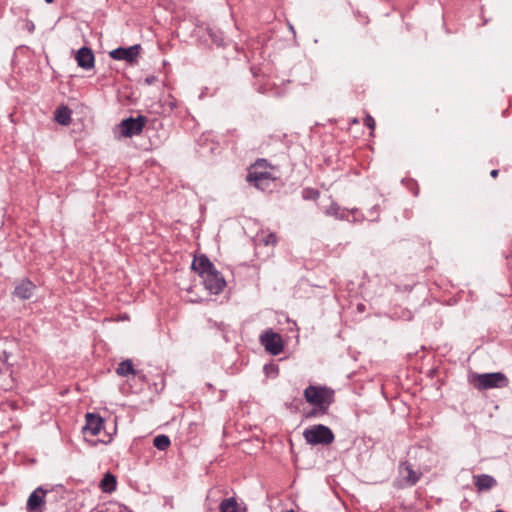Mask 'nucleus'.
<instances>
[{"label": "nucleus", "mask_w": 512, "mask_h": 512, "mask_svg": "<svg viewBox=\"0 0 512 512\" xmlns=\"http://www.w3.org/2000/svg\"><path fill=\"white\" fill-rule=\"evenodd\" d=\"M268 166L266 159H258L250 169L247 175V181L252 183L256 188L265 190L275 179L273 175L266 170Z\"/></svg>", "instance_id": "nucleus-1"}, {"label": "nucleus", "mask_w": 512, "mask_h": 512, "mask_svg": "<svg viewBox=\"0 0 512 512\" xmlns=\"http://www.w3.org/2000/svg\"><path fill=\"white\" fill-rule=\"evenodd\" d=\"M303 437L306 443L310 445H330L335 439L333 431L322 424L306 428L303 431Z\"/></svg>", "instance_id": "nucleus-2"}, {"label": "nucleus", "mask_w": 512, "mask_h": 512, "mask_svg": "<svg viewBox=\"0 0 512 512\" xmlns=\"http://www.w3.org/2000/svg\"><path fill=\"white\" fill-rule=\"evenodd\" d=\"M304 397L313 406L329 408L334 401V392L327 387L309 385L304 390Z\"/></svg>", "instance_id": "nucleus-3"}, {"label": "nucleus", "mask_w": 512, "mask_h": 512, "mask_svg": "<svg viewBox=\"0 0 512 512\" xmlns=\"http://www.w3.org/2000/svg\"><path fill=\"white\" fill-rule=\"evenodd\" d=\"M474 379V387L478 390L504 388L509 384L508 378L502 372L476 374Z\"/></svg>", "instance_id": "nucleus-4"}, {"label": "nucleus", "mask_w": 512, "mask_h": 512, "mask_svg": "<svg viewBox=\"0 0 512 512\" xmlns=\"http://www.w3.org/2000/svg\"><path fill=\"white\" fill-rule=\"evenodd\" d=\"M147 123L145 116L139 115L136 118L129 117L121 121V134L125 137H133L139 135Z\"/></svg>", "instance_id": "nucleus-5"}, {"label": "nucleus", "mask_w": 512, "mask_h": 512, "mask_svg": "<svg viewBox=\"0 0 512 512\" xmlns=\"http://www.w3.org/2000/svg\"><path fill=\"white\" fill-rule=\"evenodd\" d=\"M261 344L272 355H279L283 349L284 344L280 334L273 331H267L260 336Z\"/></svg>", "instance_id": "nucleus-6"}, {"label": "nucleus", "mask_w": 512, "mask_h": 512, "mask_svg": "<svg viewBox=\"0 0 512 512\" xmlns=\"http://www.w3.org/2000/svg\"><path fill=\"white\" fill-rule=\"evenodd\" d=\"M202 278L204 280L205 288L212 294L217 295L221 293L226 286L225 279L215 267Z\"/></svg>", "instance_id": "nucleus-7"}, {"label": "nucleus", "mask_w": 512, "mask_h": 512, "mask_svg": "<svg viewBox=\"0 0 512 512\" xmlns=\"http://www.w3.org/2000/svg\"><path fill=\"white\" fill-rule=\"evenodd\" d=\"M141 46L139 44L130 47H118L109 52V56L114 60H124L127 63H134L139 56Z\"/></svg>", "instance_id": "nucleus-8"}, {"label": "nucleus", "mask_w": 512, "mask_h": 512, "mask_svg": "<svg viewBox=\"0 0 512 512\" xmlns=\"http://www.w3.org/2000/svg\"><path fill=\"white\" fill-rule=\"evenodd\" d=\"M46 494L47 491L42 487L36 488L28 497L26 504L27 512H42Z\"/></svg>", "instance_id": "nucleus-9"}, {"label": "nucleus", "mask_w": 512, "mask_h": 512, "mask_svg": "<svg viewBox=\"0 0 512 512\" xmlns=\"http://www.w3.org/2000/svg\"><path fill=\"white\" fill-rule=\"evenodd\" d=\"M104 428V420L102 417L95 413H87L85 415V425L83 427V432L85 434H90L91 436H97L100 434L101 430Z\"/></svg>", "instance_id": "nucleus-10"}, {"label": "nucleus", "mask_w": 512, "mask_h": 512, "mask_svg": "<svg viewBox=\"0 0 512 512\" xmlns=\"http://www.w3.org/2000/svg\"><path fill=\"white\" fill-rule=\"evenodd\" d=\"M75 60L77 65L84 70H91L95 66V56L91 48L89 47H81L76 55Z\"/></svg>", "instance_id": "nucleus-11"}, {"label": "nucleus", "mask_w": 512, "mask_h": 512, "mask_svg": "<svg viewBox=\"0 0 512 512\" xmlns=\"http://www.w3.org/2000/svg\"><path fill=\"white\" fill-rule=\"evenodd\" d=\"M35 288V284L28 278H25L16 285L13 295L21 300H27L32 297Z\"/></svg>", "instance_id": "nucleus-12"}, {"label": "nucleus", "mask_w": 512, "mask_h": 512, "mask_svg": "<svg viewBox=\"0 0 512 512\" xmlns=\"http://www.w3.org/2000/svg\"><path fill=\"white\" fill-rule=\"evenodd\" d=\"M191 267L195 272H197L201 277H203L215 266L206 255H201L199 257L194 258Z\"/></svg>", "instance_id": "nucleus-13"}, {"label": "nucleus", "mask_w": 512, "mask_h": 512, "mask_svg": "<svg viewBox=\"0 0 512 512\" xmlns=\"http://www.w3.org/2000/svg\"><path fill=\"white\" fill-rule=\"evenodd\" d=\"M474 485L479 492L489 491L497 485L496 479L488 474L473 476Z\"/></svg>", "instance_id": "nucleus-14"}, {"label": "nucleus", "mask_w": 512, "mask_h": 512, "mask_svg": "<svg viewBox=\"0 0 512 512\" xmlns=\"http://www.w3.org/2000/svg\"><path fill=\"white\" fill-rule=\"evenodd\" d=\"M324 213L325 215L335 217L338 220L350 221L348 209L341 208L334 201L325 209Z\"/></svg>", "instance_id": "nucleus-15"}, {"label": "nucleus", "mask_w": 512, "mask_h": 512, "mask_svg": "<svg viewBox=\"0 0 512 512\" xmlns=\"http://www.w3.org/2000/svg\"><path fill=\"white\" fill-rule=\"evenodd\" d=\"M99 487L104 493L114 492L117 487L116 477L110 472L105 473L100 481Z\"/></svg>", "instance_id": "nucleus-16"}, {"label": "nucleus", "mask_w": 512, "mask_h": 512, "mask_svg": "<svg viewBox=\"0 0 512 512\" xmlns=\"http://www.w3.org/2000/svg\"><path fill=\"white\" fill-rule=\"evenodd\" d=\"M55 120L61 125H69L71 122V110L67 106L57 108L55 111Z\"/></svg>", "instance_id": "nucleus-17"}, {"label": "nucleus", "mask_w": 512, "mask_h": 512, "mask_svg": "<svg viewBox=\"0 0 512 512\" xmlns=\"http://www.w3.org/2000/svg\"><path fill=\"white\" fill-rule=\"evenodd\" d=\"M400 467L403 468L404 471L406 472L404 478L409 485H415L419 481L421 474L414 471L411 464L405 462L402 463Z\"/></svg>", "instance_id": "nucleus-18"}, {"label": "nucleus", "mask_w": 512, "mask_h": 512, "mask_svg": "<svg viewBox=\"0 0 512 512\" xmlns=\"http://www.w3.org/2000/svg\"><path fill=\"white\" fill-rule=\"evenodd\" d=\"M116 373L121 377H127L129 375L135 376L137 371L134 369L132 361L127 359L119 363Z\"/></svg>", "instance_id": "nucleus-19"}, {"label": "nucleus", "mask_w": 512, "mask_h": 512, "mask_svg": "<svg viewBox=\"0 0 512 512\" xmlns=\"http://www.w3.org/2000/svg\"><path fill=\"white\" fill-rule=\"evenodd\" d=\"M220 512H243L235 498L224 499L219 505Z\"/></svg>", "instance_id": "nucleus-20"}, {"label": "nucleus", "mask_w": 512, "mask_h": 512, "mask_svg": "<svg viewBox=\"0 0 512 512\" xmlns=\"http://www.w3.org/2000/svg\"><path fill=\"white\" fill-rule=\"evenodd\" d=\"M153 445L161 451L166 450L170 445L171 441L170 438L167 435L160 434L157 435L153 440Z\"/></svg>", "instance_id": "nucleus-21"}, {"label": "nucleus", "mask_w": 512, "mask_h": 512, "mask_svg": "<svg viewBox=\"0 0 512 512\" xmlns=\"http://www.w3.org/2000/svg\"><path fill=\"white\" fill-rule=\"evenodd\" d=\"M320 196V192L317 189L306 187L302 191V197L304 200H317Z\"/></svg>", "instance_id": "nucleus-22"}, {"label": "nucleus", "mask_w": 512, "mask_h": 512, "mask_svg": "<svg viewBox=\"0 0 512 512\" xmlns=\"http://www.w3.org/2000/svg\"><path fill=\"white\" fill-rule=\"evenodd\" d=\"M348 212H349V218H350L349 222H351V223H359V222L364 221V219H365L364 214L361 213L358 208H352L350 210L348 209Z\"/></svg>", "instance_id": "nucleus-23"}, {"label": "nucleus", "mask_w": 512, "mask_h": 512, "mask_svg": "<svg viewBox=\"0 0 512 512\" xmlns=\"http://www.w3.org/2000/svg\"><path fill=\"white\" fill-rule=\"evenodd\" d=\"M329 408H323L322 406H313V408L307 413V418H316L323 416L328 412Z\"/></svg>", "instance_id": "nucleus-24"}, {"label": "nucleus", "mask_w": 512, "mask_h": 512, "mask_svg": "<svg viewBox=\"0 0 512 512\" xmlns=\"http://www.w3.org/2000/svg\"><path fill=\"white\" fill-rule=\"evenodd\" d=\"M262 241L265 245H275L277 243V237L274 233H268L263 236Z\"/></svg>", "instance_id": "nucleus-25"}, {"label": "nucleus", "mask_w": 512, "mask_h": 512, "mask_svg": "<svg viewBox=\"0 0 512 512\" xmlns=\"http://www.w3.org/2000/svg\"><path fill=\"white\" fill-rule=\"evenodd\" d=\"M364 125L370 128L371 130H374L376 126L374 118L371 115H366V117L364 118Z\"/></svg>", "instance_id": "nucleus-26"}, {"label": "nucleus", "mask_w": 512, "mask_h": 512, "mask_svg": "<svg viewBox=\"0 0 512 512\" xmlns=\"http://www.w3.org/2000/svg\"><path fill=\"white\" fill-rule=\"evenodd\" d=\"M369 213H370L371 216H375L372 220H377L378 217H379V206L378 205H374L370 209Z\"/></svg>", "instance_id": "nucleus-27"}, {"label": "nucleus", "mask_w": 512, "mask_h": 512, "mask_svg": "<svg viewBox=\"0 0 512 512\" xmlns=\"http://www.w3.org/2000/svg\"><path fill=\"white\" fill-rule=\"evenodd\" d=\"M156 81V77L155 76H148L146 79H145V82L147 84H152Z\"/></svg>", "instance_id": "nucleus-28"}, {"label": "nucleus", "mask_w": 512, "mask_h": 512, "mask_svg": "<svg viewBox=\"0 0 512 512\" xmlns=\"http://www.w3.org/2000/svg\"><path fill=\"white\" fill-rule=\"evenodd\" d=\"M498 173H499V171H498L497 169H493V170L490 172V175H491L493 178H495V177H497Z\"/></svg>", "instance_id": "nucleus-29"}, {"label": "nucleus", "mask_w": 512, "mask_h": 512, "mask_svg": "<svg viewBox=\"0 0 512 512\" xmlns=\"http://www.w3.org/2000/svg\"><path fill=\"white\" fill-rule=\"evenodd\" d=\"M111 441V437H109L107 440H102L103 443H108Z\"/></svg>", "instance_id": "nucleus-30"}, {"label": "nucleus", "mask_w": 512, "mask_h": 512, "mask_svg": "<svg viewBox=\"0 0 512 512\" xmlns=\"http://www.w3.org/2000/svg\"><path fill=\"white\" fill-rule=\"evenodd\" d=\"M46 3L50 4L52 3L54 0H44Z\"/></svg>", "instance_id": "nucleus-31"}, {"label": "nucleus", "mask_w": 512, "mask_h": 512, "mask_svg": "<svg viewBox=\"0 0 512 512\" xmlns=\"http://www.w3.org/2000/svg\"><path fill=\"white\" fill-rule=\"evenodd\" d=\"M287 512H295V511H294L293 509H290V510H289V511H287Z\"/></svg>", "instance_id": "nucleus-32"}]
</instances>
